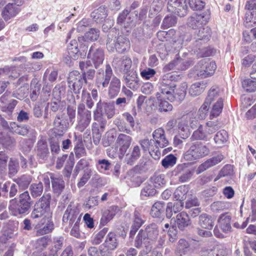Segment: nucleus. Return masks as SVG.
<instances>
[{"label": "nucleus", "mask_w": 256, "mask_h": 256, "mask_svg": "<svg viewBox=\"0 0 256 256\" xmlns=\"http://www.w3.org/2000/svg\"><path fill=\"white\" fill-rule=\"evenodd\" d=\"M195 74L200 78H206L212 76L216 68V62L209 59L200 60L194 67Z\"/></svg>", "instance_id": "8"}, {"label": "nucleus", "mask_w": 256, "mask_h": 256, "mask_svg": "<svg viewBox=\"0 0 256 256\" xmlns=\"http://www.w3.org/2000/svg\"><path fill=\"white\" fill-rule=\"evenodd\" d=\"M92 120L91 111L86 109L84 104L80 103L78 106V124L76 129L83 132L89 126Z\"/></svg>", "instance_id": "9"}, {"label": "nucleus", "mask_w": 256, "mask_h": 256, "mask_svg": "<svg viewBox=\"0 0 256 256\" xmlns=\"http://www.w3.org/2000/svg\"><path fill=\"white\" fill-rule=\"evenodd\" d=\"M140 156V150L138 146H135L130 154L126 155L127 158V164L130 165H132L134 162L138 160Z\"/></svg>", "instance_id": "37"}, {"label": "nucleus", "mask_w": 256, "mask_h": 256, "mask_svg": "<svg viewBox=\"0 0 256 256\" xmlns=\"http://www.w3.org/2000/svg\"><path fill=\"white\" fill-rule=\"evenodd\" d=\"M58 77V72L52 68H50L46 70L44 76V79L48 78L51 82H54Z\"/></svg>", "instance_id": "62"}, {"label": "nucleus", "mask_w": 256, "mask_h": 256, "mask_svg": "<svg viewBox=\"0 0 256 256\" xmlns=\"http://www.w3.org/2000/svg\"><path fill=\"white\" fill-rule=\"evenodd\" d=\"M162 93L159 90L156 94V97L158 100V110L160 112H168L172 111L173 106L172 104L164 100L166 99V96H162Z\"/></svg>", "instance_id": "28"}, {"label": "nucleus", "mask_w": 256, "mask_h": 256, "mask_svg": "<svg viewBox=\"0 0 256 256\" xmlns=\"http://www.w3.org/2000/svg\"><path fill=\"white\" fill-rule=\"evenodd\" d=\"M20 12L18 6L14 4H8L2 12V16L5 20L15 16Z\"/></svg>", "instance_id": "27"}, {"label": "nucleus", "mask_w": 256, "mask_h": 256, "mask_svg": "<svg viewBox=\"0 0 256 256\" xmlns=\"http://www.w3.org/2000/svg\"><path fill=\"white\" fill-rule=\"evenodd\" d=\"M112 68L109 64H106L105 70L100 69L96 74V84L98 86L102 88L108 87L110 80L114 76Z\"/></svg>", "instance_id": "10"}, {"label": "nucleus", "mask_w": 256, "mask_h": 256, "mask_svg": "<svg viewBox=\"0 0 256 256\" xmlns=\"http://www.w3.org/2000/svg\"><path fill=\"white\" fill-rule=\"evenodd\" d=\"M218 99H222L220 96V92L218 88H212L208 91V94L205 100L210 104L214 101L218 100Z\"/></svg>", "instance_id": "48"}, {"label": "nucleus", "mask_w": 256, "mask_h": 256, "mask_svg": "<svg viewBox=\"0 0 256 256\" xmlns=\"http://www.w3.org/2000/svg\"><path fill=\"white\" fill-rule=\"evenodd\" d=\"M224 158L222 154H218L208 159L205 162L201 164L198 168V172L200 173L207 169L216 166Z\"/></svg>", "instance_id": "25"}, {"label": "nucleus", "mask_w": 256, "mask_h": 256, "mask_svg": "<svg viewBox=\"0 0 256 256\" xmlns=\"http://www.w3.org/2000/svg\"><path fill=\"white\" fill-rule=\"evenodd\" d=\"M174 34L175 31L173 29H170L168 31H159L157 33L158 38L161 41L167 40L169 38H170Z\"/></svg>", "instance_id": "64"}, {"label": "nucleus", "mask_w": 256, "mask_h": 256, "mask_svg": "<svg viewBox=\"0 0 256 256\" xmlns=\"http://www.w3.org/2000/svg\"><path fill=\"white\" fill-rule=\"evenodd\" d=\"M206 88V84L202 82H196L190 87L189 93L192 96H196L202 94Z\"/></svg>", "instance_id": "42"}, {"label": "nucleus", "mask_w": 256, "mask_h": 256, "mask_svg": "<svg viewBox=\"0 0 256 256\" xmlns=\"http://www.w3.org/2000/svg\"><path fill=\"white\" fill-rule=\"evenodd\" d=\"M159 234L158 226L156 224L148 225L144 230H140L135 240V246L137 248L142 246V244L146 245L155 241Z\"/></svg>", "instance_id": "4"}, {"label": "nucleus", "mask_w": 256, "mask_h": 256, "mask_svg": "<svg viewBox=\"0 0 256 256\" xmlns=\"http://www.w3.org/2000/svg\"><path fill=\"white\" fill-rule=\"evenodd\" d=\"M176 70H185L190 66L191 62L188 60H184L183 59L177 58L174 59Z\"/></svg>", "instance_id": "55"}, {"label": "nucleus", "mask_w": 256, "mask_h": 256, "mask_svg": "<svg viewBox=\"0 0 256 256\" xmlns=\"http://www.w3.org/2000/svg\"><path fill=\"white\" fill-rule=\"evenodd\" d=\"M198 30L195 32L194 42L202 44V41L208 40L210 35V28L208 26H202L198 28Z\"/></svg>", "instance_id": "21"}, {"label": "nucleus", "mask_w": 256, "mask_h": 256, "mask_svg": "<svg viewBox=\"0 0 256 256\" xmlns=\"http://www.w3.org/2000/svg\"><path fill=\"white\" fill-rule=\"evenodd\" d=\"M152 140L156 148H163L168 144V140L166 138L164 130L162 128L156 130L152 133Z\"/></svg>", "instance_id": "16"}, {"label": "nucleus", "mask_w": 256, "mask_h": 256, "mask_svg": "<svg viewBox=\"0 0 256 256\" xmlns=\"http://www.w3.org/2000/svg\"><path fill=\"white\" fill-rule=\"evenodd\" d=\"M106 42V48L110 52L116 51L122 54L128 52L130 49L129 40L122 36L113 39L112 36L108 35Z\"/></svg>", "instance_id": "6"}, {"label": "nucleus", "mask_w": 256, "mask_h": 256, "mask_svg": "<svg viewBox=\"0 0 256 256\" xmlns=\"http://www.w3.org/2000/svg\"><path fill=\"white\" fill-rule=\"evenodd\" d=\"M115 114L113 102H102L101 100L96 104L93 112L94 122L92 124V132L93 142L96 145L98 144L101 140L102 134L104 131L107 122L103 116H106L108 119L112 118Z\"/></svg>", "instance_id": "2"}, {"label": "nucleus", "mask_w": 256, "mask_h": 256, "mask_svg": "<svg viewBox=\"0 0 256 256\" xmlns=\"http://www.w3.org/2000/svg\"><path fill=\"white\" fill-rule=\"evenodd\" d=\"M81 220V214H80L79 210L74 205L70 204L68 206L65 211L62 222H69V225L74 223L80 222Z\"/></svg>", "instance_id": "13"}, {"label": "nucleus", "mask_w": 256, "mask_h": 256, "mask_svg": "<svg viewBox=\"0 0 256 256\" xmlns=\"http://www.w3.org/2000/svg\"><path fill=\"white\" fill-rule=\"evenodd\" d=\"M174 222L178 228L182 230L190 224L188 215L184 212H180L176 215Z\"/></svg>", "instance_id": "29"}, {"label": "nucleus", "mask_w": 256, "mask_h": 256, "mask_svg": "<svg viewBox=\"0 0 256 256\" xmlns=\"http://www.w3.org/2000/svg\"><path fill=\"white\" fill-rule=\"evenodd\" d=\"M81 81H84V80L82 76L78 71L74 70L70 73L68 80V84L74 83V82H78Z\"/></svg>", "instance_id": "58"}, {"label": "nucleus", "mask_w": 256, "mask_h": 256, "mask_svg": "<svg viewBox=\"0 0 256 256\" xmlns=\"http://www.w3.org/2000/svg\"><path fill=\"white\" fill-rule=\"evenodd\" d=\"M177 22V18L174 16H166L162 24L163 28H168L170 27L174 26Z\"/></svg>", "instance_id": "54"}, {"label": "nucleus", "mask_w": 256, "mask_h": 256, "mask_svg": "<svg viewBox=\"0 0 256 256\" xmlns=\"http://www.w3.org/2000/svg\"><path fill=\"white\" fill-rule=\"evenodd\" d=\"M231 219L232 217L228 213L222 214L220 216L218 222L224 232L228 233L231 232Z\"/></svg>", "instance_id": "22"}, {"label": "nucleus", "mask_w": 256, "mask_h": 256, "mask_svg": "<svg viewBox=\"0 0 256 256\" xmlns=\"http://www.w3.org/2000/svg\"><path fill=\"white\" fill-rule=\"evenodd\" d=\"M31 181L30 176L28 175H23L16 180L18 184L22 188H28Z\"/></svg>", "instance_id": "60"}, {"label": "nucleus", "mask_w": 256, "mask_h": 256, "mask_svg": "<svg viewBox=\"0 0 256 256\" xmlns=\"http://www.w3.org/2000/svg\"><path fill=\"white\" fill-rule=\"evenodd\" d=\"M210 150L204 143L196 142L192 143L188 150L186 152L184 158L187 160H194L208 154Z\"/></svg>", "instance_id": "7"}, {"label": "nucleus", "mask_w": 256, "mask_h": 256, "mask_svg": "<svg viewBox=\"0 0 256 256\" xmlns=\"http://www.w3.org/2000/svg\"><path fill=\"white\" fill-rule=\"evenodd\" d=\"M146 218L138 210H135L134 213L133 222L130 231V236L132 237L136 234L138 230L145 222Z\"/></svg>", "instance_id": "18"}, {"label": "nucleus", "mask_w": 256, "mask_h": 256, "mask_svg": "<svg viewBox=\"0 0 256 256\" xmlns=\"http://www.w3.org/2000/svg\"><path fill=\"white\" fill-rule=\"evenodd\" d=\"M214 139L216 144L222 145L225 143L228 139V132L224 130H220L216 134Z\"/></svg>", "instance_id": "50"}, {"label": "nucleus", "mask_w": 256, "mask_h": 256, "mask_svg": "<svg viewBox=\"0 0 256 256\" xmlns=\"http://www.w3.org/2000/svg\"><path fill=\"white\" fill-rule=\"evenodd\" d=\"M87 58L92 62L96 68H98L102 64L104 59V54L102 49L98 48L93 44L90 48L88 54Z\"/></svg>", "instance_id": "11"}, {"label": "nucleus", "mask_w": 256, "mask_h": 256, "mask_svg": "<svg viewBox=\"0 0 256 256\" xmlns=\"http://www.w3.org/2000/svg\"><path fill=\"white\" fill-rule=\"evenodd\" d=\"M200 43H196V44L192 48V52H194L198 58L207 57L210 56L212 52L207 48H198Z\"/></svg>", "instance_id": "47"}, {"label": "nucleus", "mask_w": 256, "mask_h": 256, "mask_svg": "<svg viewBox=\"0 0 256 256\" xmlns=\"http://www.w3.org/2000/svg\"><path fill=\"white\" fill-rule=\"evenodd\" d=\"M111 164L107 160L102 159L98 161L96 167L99 172H104L110 170Z\"/></svg>", "instance_id": "57"}, {"label": "nucleus", "mask_w": 256, "mask_h": 256, "mask_svg": "<svg viewBox=\"0 0 256 256\" xmlns=\"http://www.w3.org/2000/svg\"><path fill=\"white\" fill-rule=\"evenodd\" d=\"M38 156L42 159H44L48 154V149L46 142L40 140L38 142Z\"/></svg>", "instance_id": "43"}, {"label": "nucleus", "mask_w": 256, "mask_h": 256, "mask_svg": "<svg viewBox=\"0 0 256 256\" xmlns=\"http://www.w3.org/2000/svg\"><path fill=\"white\" fill-rule=\"evenodd\" d=\"M156 192V190L154 186L148 182L142 190L140 196L142 198L144 197L152 196L155 195Z\"/></svg>", "instance_id": "45"}, {"label": "nucleus", "mask_w": 256, "mask_h": 256, "mask_svg": "<svg viewBox=\"0 0 256 256\" xmlns=\"http://www.w3.org/2000/svg\"><path fill=\"white\" fill-rule=\"evenodd\" d=\"M82 98L83 102L86 104L88 108L91 109L94 106L90 94L86 91V90H82Z\"/></svg>", "instance_id": "56"}, {"label": "nucleus", "mask_w": 256, "mask_h": 256, "mask_svg": "<svg viewBox=\"0 0 256 256\" xmlns=\"http://www.w3.org/2000/svg\"><path fill=\"white\" fill-rule=\"evenodd\" d=\"M188 192V188L186 186H178L174 192V198L176 200L183 202L186 198V194Z\"/></svg>", "instance_id": "41"}, {"label": "nucleus", "mask_w": 256, "mask_h": 256, "mask_svg": "<svg viewBox=\"0 0 256 256\" xmlns=\"http://www.w3.org/2000/svg\"><path fill=\"white\" fill-rule=\"evenodd\" d=\"M67 48L68 56L74 60L78 58L80 50L78 48V43L76 40H72L68 44Z\"/></svg>", "instance_id": "33"}, {"label": "nucleus", "mask_w": 256, "mask_h": 256, "mask_svg": "<svg viewBox=\"0 0 256 256\" xmlns=\"http://www.w3.org/2000/svg\"><path fill=\"white\" fill-rule=\"evenodd\" d=\"M184 202L180 200H176V202L172 203L170 202L168 203L166 208V216L168 218H172V208H173L175 210L178 212H180L183 208Z\"/></svg>", "instance_id": "35"}, {"label": "nucleus", "mask_w": 256, "mask_h": 256, "mask_svg": "<svg viewBox=\"0 0 256 256\" xmlns=\"http://www.w3.org/2000/svg\"><path fill=\"white\" fill-rule=\"evenodd\" d=\"M207 22L206 18L202 14H194L188 18L187 22L188 26L193 29H196L202 26Z\"/></svg>", "instance_id": "24"}, {"label": "nucleus", "mask_w": 256, "mask_h": 256, "mask_svg": "<svg viewBox=\"0 0 256 256\" xmlns=\"http://www.w3.org/2000/svg\"><path fill=\"white\" fill-rule=\"evenodd\" d=\"M8 129L11 132L22 136H26L29 131V127L28 126L18 125L15 122L10 123Z\"/></svg>", "instance_id": "32"}, {"label": "nucleus", "mask_w": 256, "mask_h": 256, "mask_svg": "<svg viewBox=\"0 0 256 256\" xmlns=\"http://www.w3.org/2000/svg\"><path fill=\"white\" fill-rule=\"evenodd\" d=\"M119 210L120 208L116 206L113 205L108 207L103 212L100 220V225L105 226L114 218Z\"/></svg>", "instance_id": "20"}, {"label": "nucleus", "mask_w": 256, "mask_h": 256, "mask_svg": "<svg viewBox=\"0 0 256 256\" xmlns=\"http://www.w3.org/2000/svg\"><path fill=\"white\" fill-rule=\"evenodd\" d=\"M132 138L126 134H120L118 135L116 144L117 147L119 148V152L122 156L126 153L132 144Z\"/></svg>", "instance_id": "15"}, {"label": "nucleus", "mask_w": 256, "mask_h": 256, "mask_svg": "<svg viewBox=\"0 0 256 256\" xmlns=\"http://www.w3.org/2000/svg\"><path fill=\"white\" fill-rule=\"evenodd\" d=\"M192 140H210V138H208L203 126H200L198 128L194 130L191 136Z\"/></svg>", "instance_id": "36"}, {"label": "nucleus", "mask_w": 256, "mask_h": 256, "mask_svg": "<svg viewBox=\"0 0 256 256\" xmlns=\"http://www.w3.org/2000/svg\"><path fill=\"white\" fill-rule=\"evenodd\" d=\"M191 36L188 34H186L184 36H180V38L174 42V45L178 48H182L184 44H186V42L190 41Z\"/></svg>", "instance_id": "63"}, {"label": "nucleus", "mask_w": 256, "mask_h": 256, "mask_svg": "<svg viewBox=\"0 0 256 256\" xmlns=\"http://www.w3.org/2000/svg\"><path fill=\"white\" fill-rule=\"evenodd\" d=\"M100 34V31L98 29L92 28L84 34L82 38L84 41L94 42L96 40Z\"/></svg>", "instance_id": "44"}, {"label": "nucleus", "mask_w": 256, "mask_h": 256, "mask_svg": "<svg viewBox=\"0 0 256 256\" xmlns=\"http://www.w3.org/2000/svg\"><path fill=\"white\" fill-rule=\"evenodd\" d=\"M54 229V224L52 222L48 220L46 224L41 228L36 230V235L37 236L44 235L51 232Z\"/></svg>", "instance_id": "61"}, {"label": "nucleus", "mask_w": 256, "mask_h": 256, "mask_svg": "<svg viewBox=\"0 0 256 256\" xmlns=\"http://www.w3.org/2000/svg\"><path fill=\"white\" fill-rule=\"evenodd\" d=\"M104 244L108 250L116 249L118 245L116 235L114 233L110 232L106 236Z\"/></svg>", "instance_id": "40"}, {"label": "nucleus", "mask_w": 256, "mask_h": 256, "mask_svg": "<svg viewBox=\"0 0 256 256\" xmlns=\"http://www.w3.org/2000/svg\"><path fill=\"white\" fill-rule=\"evenodd\" d=\"M92 66V63L90 60L80 62L79 63V66L82 73L81 75L85 83H87V80H92L94 78L96 72L95 70L92 68H89Z\"/></svg>", "instance_id": "17"}, {"label": "nucleus", "mask_w": 256, "mask_h": 256, "mask_svg": "<svg viewBox=\"0 0 256 256\" xmlns=\"http://www.w3.org/2000/svg\"><path fill=\"white\" fill-rule=\"evenodd\" d=\"M176 158L172 154H170L165 156L162 160L161 164L165 168H169L174 166L176 162Z\"/></svg>", "instance_id": "49"}, {"label": "nucleus", "mask_w": 256, "mask_h": 256, "mask_svg": "<svg viewBox=\"0 0 256 256\" xmlns=\"http://www.w3.org/2000/svg\"><path fill=\"white\" fill-rule=\"evenodd\" d=\"M203 126L208 138H212L211 135L220 128L216 122L211 121L206 122V124Z\"/></svg>", "instance_id": "51"}, {"label": "nucleus", "mask_w": 256, "mask_h": 256, "mask_svg": "<svg viewBox=\"0 0 256 256\" xmlns=\"http://www.w3.org/2000/svg\"><path fill=\"white\" fill-rule=\"evenodd\" d=\"M70 122L64 114H58L54 121V126L58 131V134L62 136L68 130L70 126Z\"/></svg>", "instance_id": "14"}, {"label": "nucleus", "mask_w": 256, "mask_h": 256, "mask_svg": "<svg viewBox=\"0 0 256 256\" xmlns=\"http://www.w3.org/2000/svg\"><path fill=\"white\" fill-rule=\"evenodd\" d=\"M164 203L162 202H156L152 206L150 215L153 218H160L164 210Z\"/></svg>", "instance_id": "38"}, {"label": "nucleus", "mask_w": 256, "mask_h": 256, "mask_svg": "<svg viewBox=\"0 0 256 256\" xmlns=\"http://www.w3.org/2000/svg\"><path fill=\"white\" fill-rule=\"evenodd\" d=\"M106 8L104 6H100L92 13V17L97 23L102 22L107 16Z\"/></svg>", "instance_id": "34"}, {"label": "nucleus", "mask_w": 256, "mask_h": 256, "mask_svg": "<svg viewBox=\"0 0 256 256\" xmlns=\"http://www.w3.org/2000/svg\"><path fill=\"white\" fill-rule=\"evenodd\" d=\"M243 88L247 92H252L256 90V81L250 78L244 80L242 82Z\"/></svg>", "instance_id": "59"}, {"label": "nucleus", "mask_w": 256, "mask_h": 256, "mask_svg": "<svg viewBox=\"0 0 256 256\" xmlns=\"http://www.w3.org/2000/svg\"><path fill=\"white\" fill-rule=\"evenodd\" d=\"M50 194H45L34 204V208L30 216L32 219H36L44 216L48 218L51 216L50 212Z\"/></svg>", "instance_id": "5"}, {"label": "nucleus", "mask_w": 256, "mask_h": 256, "mask_svg": "<svg viewBox=\"0 0 256 256\" xmlns=\"http://www.w3.org/2000/svg\"><path fill=\"white\" fill-rule=\"evenodd\" d=\"M214 222L215 218L206 214H202L198 217V224L206 229H212L214 226Z\"/></svg>", "instance_id": "30"}, {"label": "nucleus", "mask_w": 256, "mask_h": 256, "mask_svg": "<svg viewBox=\"0 0 256 256\" xmlns=\"http://www.w3.org/2000/svg\"><path fill=\"white\" fill-rule=\"evenodd\" d=\"M112 64L119 67L125 74H128L132 70H130L132 62L131 59L128 57L124 56L121 62L118 58H116L114 60Z\"/></svg>", "instance_id": "26"}, {"label": "nucleus", "mask_w": 256, "mask_h": 256, "mask_svg": "<svg viewBox=\"0 0 256 256\" xmlns=\"http://www.w3.org/2000/svg\"><path fill=\"white\" fill-rule=\"evenodd\" d=\"M43 184L42 182L32 184L30 185V190L32 197L36 198L40 196L43 192Z\"/></svg>", "instance_id": "52"}, {"label": "nucleus", "mask_w": 256, "mask_h": 256, "mask_svg": "<svg viewBox=\"0 0 256 256\" xmlns=\"http://www.w3.org/2000/svg\"><path fill=\"white\" fill-rule=\"evenodd\" d=\"M223 106L222 99H218L212 106L210 112V118L212 119L218 116L222 112Z\"/></svg>", "instance_id": "46"}, {"label": "nucleus", "mask_w": 256, "mask_h": 256, "mask_svg": "<svg viewBox=\"0 0 256 256\" xmlns=\"http://www.w3.org/2000/svg\"><path fill=\"white\" fill-rule=\"evenodd\" d=\"M126 74L125 77L126 86L133 90H136L140 86L136 72L132 70Z\"/></svg>", "instance_id": "31"}, {"label": "nucleus", "mask_w": 256, "mask_h": 256, "mask_svg": "<svg viewBox=\"0 0 256 256\" xmlns=\"http://www.w3.org/2000/svg\"><path fill=\"white\" fill-rule=\"evenodd\" d=\"M181 79L180 74L172 72L164 74L158 82L159 90L162 96L172 102L174 100L182 101L186 96L188 86L186 82L181 84L176 88V82Z\"/></svg>", "instance_id": "1"}, {"label": "nucleus", "mask_w": 256, "mask_h": 256, "mask_svg": "<svg viewBox=\"0 0 256 256\" xmlns=\"http://www.w3.org/2000/svg\"><path fill=\"white\" fill-rule=\"evenodd\" d=\"M149 182L155 188H158L166 184L165 176L164 174H155L150 178Z\"/></svg>", "instance_id": "39"}, {"label": "nucleus", "mask_w": 256, "mask_h": 256, "mask_svg": "<svg viewBox=\"0 0 256 256\" xmlns=\"http://www.w3.org/2000/svg\"><path fill=\"white\" fill-rule=\"evenodd\" d=\"M121 82L120 80L114 76L109 84L108 96L110 98H114L119 94L120 90Z\"/></svg>", "instance_id": "23"}, {"label": "nucleus", "mask_w": 256, "mask_h": 256, "mask_svg": "<svg viewBox=\"0 0 256 256\" xmlns=\"http://www.w3.org/2000/svg\"><path fill=\"white\" fill-rule=\"evenodd\" d=\"M229 207V204L222 201H218L213 202L210 206V208L214 212H220L226 210Z\"/></svg>", "instance_id": "53"}, {"label": "nucleus", "mask_w": 256, "mask_h": 256, "mask_svg": "<svg viewBox=\"0 0 256 256\" xmlns=\"http://www.w3.org/2000/svg\"><path fill=\"white\" fill-rule=\"evenodd\" d=\"M54 192L57 196L61 194L65 186V183L61 176L54 174H50Z\"/></svg>", "instance_id": "19"}, {"label": "nucleus", "mask_w": 256, "mask_h": 256, "mask_svg": "<svg viewBox=\"0 0 256 256\" xmlns=\"http://www.w3.org/2000/svg\"><path fill=\"white\" fill-rule=\"evenodd\" d=\"M32 204V201L28 191L21 194L18 202L14 200L10 201L9 210L12 215L18 216L28 212Z\"/></svg>", "instance_id": "3"}, {"label": "nucleus", "mask_w": 256, "mask_h": 256, "mask_svg": "<svg viewBox=\"0 0 256 256\" xmlns=\"http://www.w3.org/2000/svg\"><path fill=\"white\" fill-rule=\"evenodd\" d=\"M186 0H170L168 2V11L178 14L180 17L184 16L187 13Z\"/></svg>", "instance_id": "12"}]
</instances>
